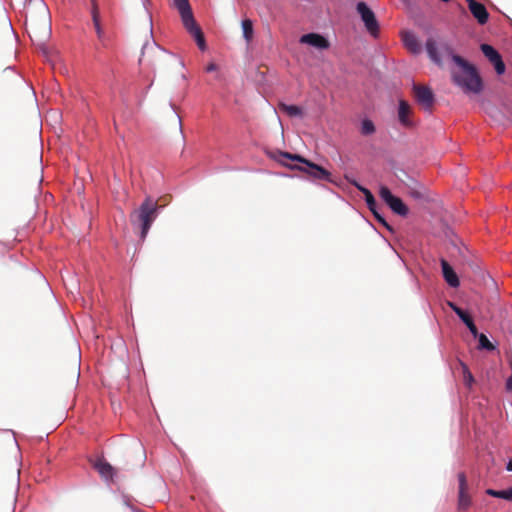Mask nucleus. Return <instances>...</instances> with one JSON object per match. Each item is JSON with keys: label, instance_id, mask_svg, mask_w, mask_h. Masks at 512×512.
I'll use <instances>...</instances> for the list:
<instances>
[{"label": "nucleus", "instance_id": "f257e3e1", "mask_svg": "<svg viewBox=\"0 0 512 512\" xmlns=\"http://www.w3.org/2000/svg\"><path fill=\"white\" fill-rule=\"evenodd\" d=\"M274 159L291 169H297L306 173L308 177L314 180H325L334 183L332 175L328 170L301 155L279 151L274 155Z\"/></svg>", "mask_w": 512, "mask_h": 512}, {"label": "nucleus", "instance_id": "f03ea898", "mask_svg": "<svg viewBox=\"0 0 512 512\" xmlns=\"http://www.w3.org/2000/svg\"><path fill=\"white\" fill-rule=\"evenodd\" d=\"M452 60L461 69L460 72L453 73L454 83L466 93H480L483 89V83L475 66L459 55H452Z\"/></svg>", "mask_w": 512, "mask_h": 512}, {"label": "nucleus", "instance_id": "7ed1b4c3", "mask_svg": "<svg viewBox=\"0 0 512 512\" xmlns=\"http://www.w3.org/2000/svg\"><path fill=\"white\" fill-rule=\"evenodd\" d=\"M158 208L157 201L147 197L140 207L131 213L130 221L132 225L140 228L142 239L146 237L153 221L156 219Z\"/></svg>", "mask_w": 512, "mask_h": 512}, {"label": "nucleus", "instance_id": "20e7f679", "mask_svg": "<svg viewBox=\"0 0 512 512\" xmlns=\"http://www.w3.org/2000/svg\"><path fill=\"white\" fill-rule=\"evenodd\" d=\"M174 6L179 11L184 27L194 37L199 49L206 50V42L201 28L194 20L193 13L188 0H174Z\"/></svg>", "mask_w": 512, "mask_h": 512}, {"label": "nucleus", "instance_id": "39448f33", "mask_svg": "<svg viewBox=\"0 0 512 512\" xmlns=\"http://www.w3.org/2000/svg\"><path fill=\"white\" fill-rule=\"evenodd\" d=\"M356 10L359 13L367 31L374 37L379 34V23L376 19L374 12L368 7L365 2H358Z\"/></svg>", "mask_w": 512, "mask_h": 512}, {"label": "nucleus", "instance_id": "423d86ee", "mask_svg": "<svg viewBox=\"0 0 512 512\" xmlns=\"http://www.w3.org/2000/svg\"><path fill=\"white\" fill-rule=\"evenodd\" d=\"M381 199L389 206V208L397 215L407 216L409 213L408 207L397 196H394L390 189L386 186H381L379 190Z\"/></svg>", "mask_w": 512, "mask_h": 512}, {"label": "nucleus", "instance_id": "0eeeda50", "mask_svg": "<svg viewBox=\"0 0 512 512\" xmlns=\"http://www.w3.org/2000/svg\"><path fill=\"white\" fill-rule=\"evenodd\" d=\"M426 50L430 57V59L435 62L436 64H441L442 56L451 57L452 55H455L453 53V49L451 46L447 43H442L440 45V52L437 48V43L433 38H428L426 41Z\"/></svg>", "mask_w": 512, "mask_h": 512}, {"label": "nucleus", "instance_id": "6e6552de", "mask_svg": "<svg viewBox=\"0 0 512 512\" xmlns=\"http://www.w3.org/2000/svg\"><path fill=\"white\" fill-rule=\"evenodd\" d=\"M458 478V503L457 507L460 511H466L472 504V499L469 493V485L464 472L457 475Z\"/></svg>", "mask_w": 512, "mask_h": 512}, {"label": "nucleus", "instance_id": "1a4fd4ad", "mask_svg": "<svg viewBox=\"0 0 512 512\" xmlns=\"http://www.w3.org/2000/svg\"><path fill=\"white\" fill-rule=\"evenodd\" d=\"M480 49L484 56L494 66L496 73L498 75L503 74L505 72V64L499 52L489 44H482Z\"/></svg>", "mask_w": 512, "mask_h": 512}, {"label": "nucleus", "instance_id": "9d476101", "mask_svg": "<svg viewBox=\"0 0 512 512\" xmlns=\"http://www.w3.org/2000/svg\"><path fill=\"white\" fill-rule=\"evenodd\" d=\"M414 97L419 105L425 110H431L434 104V94L432 90L426 86L414 85Z\"/></svg>", "mask_w": 512, "mask_h": 512}, {"label": "nucleus", "instance_id": "9b49d317", "mask_svg": "<svg viewBox=\"0 0 512 512\" xmlns=\"http://www.w3.org/2000/svg\"><path fill=\"white\" fill-rule=\"evenodd\" d=\"M91 17L93 21V25L97 34L99 41L102 43L104 47L107 46V37L105 32L101 26L100 22V11L99 6L96 0H91Z\"/></svg>", "mask_w": 512, "mask_h": 512}, {"label": "nucleus", "instance_id": "f8f14e48", "mask_svg": "<svg viewBox=\"0 0 512 512\" xmlns=\"http://www.w3.org/2000/svg\"><path fill=\"white\" fill-rule=\"evenodd\" d=\"M300 43L308 44L320 50L328 49L330 46L329 41L324 36L317 33H308L302 35L300 38Z\"/></svg>", "mask_w": 512, "mask_h": 512}, {"label": "nucleus", "instance_id": "ddd939ff", "mask_svg": "<svg viewBox=\"0 0 512 512\" xmlns=\"http://www.w3.org/2000/svg\"><path fill=\"white\" fill-rule=\"evenodd\" d=\"M448 305L451 309L456 313V315L465 323L469 331L474 337L478 336V329L473 322L472 317L464 311L462 308L458 307L456 304L449 302Z\"/></svg>", "mask_w": 512, "mask_h": 512}, {"label": "nucleus", "instance_id": "4468645a", "mask_svg": "<svg viewBox=\"0 0 512 512\" xmlns=\"http://www.w3.org/2000/svg\"><path fill=\"white\" fill-rule=\"evenodd\" d=\"M411 115L412 109L408 102H406L405 100H400L398 108V118L400 123L406 128H411L414 126V122L411 119Z\"/></svg>", "mask_w": 512, "mask_h": 512}, {"label": "nucleus", "instance_id": "2eb2a0df", "mask_svg": "<svg viewBox=\"0 0 512 512\" xmlns=\"http://www.w3.org/2000/svg\"><path fill=\"white\" fill-rule=\"evenodd\" d=\"M440 263L445 281L453 288L458 287L460 281L452 266L445 259H441Z\"/></svg>", "mask_w": 512, "mask_h": 512}, {"label": "nucleus", "instance_id": "dca6fc26", "mask_svg": "<svg viewBox=\"0 0 512 512\" xmlns=\"http://www.w3.org/2000/svg\"><path fill=\"white\" fill-rule=\"evenodd\" d=\"M469 10L472 13V15L477 19L478 23L483 25L487 23L489 18V13L485 6L479 2L470 1V4H468Z\"/></svg>", "mask_w": 512, "mask_h": 512}, {"label": "nucleus", "instance_id": "f3484780", "mask_svg": "<svg viewBox=\"0 0 512 512\" xmlns=\"http://www.w3.org/2000/svg\"><path fill=\"white\" fill-rule=\"evenodd\" d=\"M401 38L404 43V46L413 54H419L421 52V45L415 36V34L411 31H404L401 33Z\"/></svg>", "mask_w": 512, "mask_h": 512}, {"label": "nucleus", "instance_id": "a211bd4d", "mask_svg": "<svg viewBox=\"0 0 512 512\" xmlns=\"http://www.w3.org/2000/svg\"><path fill=\"white\" fill-rule=\"evenodd\" d=\"M93 467L98 473L106 480H112L114 475V468L104 459H98L94 462Z\"/></svg>", "mask_w": 512, "mask_h": 512}, {"label": "nucleus", "instance_id": "6ab92c4d", "mask_svg": "<svg viewBox=\"0 0 512 512\" xmlns=\"http://www.w3.org/2000/svg\"><path fill=\"white\" fill-rule=\"evenodd\" d=\"M345 178L349 181L350 184L355 186L360 192L363 193L368 208L376 206V200L369 189L360 185L356 180L350 179L347 175L345 176Z\"/></svg>", "mask_w": 512, "mask_h": 512}, {"label": "nucleus", "instance_id": "aec40b11", "mask_svg": "<svg viewBox=\"0 0 512 512\" xmlns=\"http://www.w3.org/2000/svg\"><path fill=\"white\" fill-rule=\"evenodd\" d=\"M279 109L286 113L290 117H302L303 111L299 106L296 105H288L284 103L279 104Z\"/></svg>", "mask_w": 512, "mask_h": 512}, {"label": "nucleus", "instance_id": "412c9836", "mask_svg": "<svg viewBox=\"0 0 512 512\" xmlns=\"http://www.w3.org/2000/svg\"><path fill=\"white\" fill-rule=\"evenodd\" d=\"M242 30H243V37L246 40L247 43H249L253 39V23L250 19H244L242 20Z\"/></svg>", "mask_w": 512, "mask_h": 512}, {"label": "nucleus", "instance_id": "4be33fe9", "mask_svg": "<svg viewBox=\"0 0 512 512\" xmlns=\"http://www.w3.org/2000/svg\"><path fill=\"white\" fill-rule=\"evenodd\" d=\"M460 365L462 367L464 384L466 387L471 388L475 381L474 377H473L472 373L470 372L468 366L465 363L461 362Z\"/></svg>", "mask_w": 512, "mask_h": 512}, {"label": "nucleus", "instance_id": "5701e85b", "mask_svg": "<svg viewBox=\"0 0 512 512\" xmlns=\"http://www.w3.org/2000/svg\"><path fill=\"white\" fill-rule=\"evenodd\" d=\"M375 132V126L369 119H364L361 123V133L363 135H371Z\"/></svg>", "mask_w": 512, "mask_h": 512}, {"label": "nucleus", "instance_id": "b1692460", "mask_svg": "<svg viewBox=\"0 0 512 512\" xmlns=\"http://www.w3.org/2000/svg\"><path fill=\"white\" fill-rule=\"evenodd\" d=\"M479 338V348L486 349L488 351H492L495 349V346L489 341V339L484 334H478Z\"/></svg>", "mask_w": 512, "mask_h": 512}, {"label": "nucleus", "instance_id": "393cba45", "mask_svg": "<svg viewBox=\"0 0 512 512\" xmlns=\"http://www.w3.org/2000/svg\"><path fill=\"white\" fill-rule=\"evenodd\" d=\"M500 498L512 502V488L500 490Z\"/></svg>", "mask_w": 512, "mask_h": 512}, {"label": "nucleus", "instance_id": "a878e982", "mask_svg": "<svg viewBox=\"0 0 512 512\" xmlns=\"http://www.w3.org/2000/svg\"><path fill=\"white\" fill-rule=\"evenodd\" d=\"M375 219L381 223L382 225H384L385 227H387L388 229H391L390 226L388 225V223L386 222V220L384 219V217L378 212L377 214L374 215Z\"/></svg>", "mask_w": 512, "mask_h": 512}, {"label": "nucleus", "instance_id": "bb28decb", "mask_svg": "<svg viewBox=\"0 0 512 512\" xmlns=\"http://www.w3.org/2000/svg\"><path fill=\"white\" fill-rule=\"evenodd\" d=\"M486 493L492 497L500 498V490L487 489Z\"/></svg>", "mask_w": 512, "mask_h": 512}, {"label": "nucleus", "instance_id": "cd10ccee", "mask_svg": "<svg viewBox=\"0 0 512 512\" xmlns=\"http://www.w3.org/2000/svg\"><path fill=\"white\" fill-rule=\"evenodd\" d=\"M217 70V65L215 63H209L206 67L207 72H213Z\"/></svg>", "mask_w": 512, "mask_h": 512}, {"label": "nucleus", "instance_id": "c85d7f7f", "mask_svg": "<svg viewBox=\"0 0 512 512\" xmlns=\"http://www.w3.org/2000/svg\"><path fill=\"white\" fill-rule=\"evenodd\" d=\"M369 210L373 213V215L377 214L379 211L377 209V205L372 207V208H369Z\"/></svg>", "mask_w": 512, "mask_h": 512}, {"label": "nucleus", "instance_id": "c756f323", "mask_svg": "<svg viewBox=\"0 0 512 512\" xmlns=\"http://www.w3.org/2000/svg\"><path fill=\"white\" fill-rule=\"evenodd\" d=\"M506 468H507L508 471H512V459L508 462Z\"/></svg>", "mask_w": 512, "mask_h": 512}]
</instances>
